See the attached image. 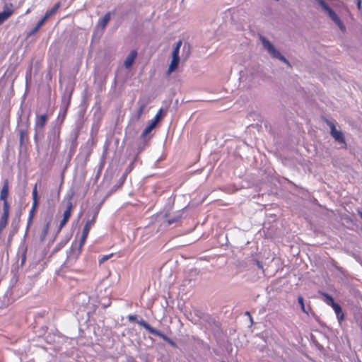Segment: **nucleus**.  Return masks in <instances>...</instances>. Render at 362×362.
Masks as SVG:
<instances>
[{
  "instance_id": "1",
  "label": "nucleus",
  "mask_w": 362,
  "mask_h": 362,
  "mask_svg": "<svg viewBox=\"0 0 362 362\" xmlns=\"http://www.w3.org/2000/svg\"><path fill=\"white\" fill-rule=\"evenodd\" d=\"M259 40L261 41L262 46L265 50L270 54L273 58L278 59L280 61L289 64L288 61L281 55L280 52L274 46V45L267 40L264 36L259 35Z\"/></svg>"
},
{
  "instance_id": "2",
  "label": "nucleus",
  "mask_w": 362,
  "mask_h": 362,
  "mask_svg": "<svg viewBox=\"0 0 362 362\" xmlns=\"http://www.w3.org/2000/svg\"><path fill=\"white\" fill-rule=\"evenodd\" d=\"M317 3L321 6L322 9L325 11L329 17L336 23L340 30H344L345 26L340 20L337 14L329 6L325 0H315Z\"/></svg>"
},
{
  "instance_id": "3",
  "label": "nucleus",
  "mask_w": 362,
  "mask_h": 362,
  "mask_svg": "<svg viewBox=\"0 0 362 362\" xmlns=\"http://www.w3.org/2000/svg\"><path fill=\"white\" fill-rule=\"evenodd\" d=\"M327 124L330 129V134L339 144H341L343 147L346 146L344 136L343 133L340 130H337L335 125L330 121H327Z\"/></svg>"
},
{
  "instance_id": "4",
  "label": "nucleus",
  "mask_w": 362,
  "mask_h": 362,
  "mask_svg": "<svg viewBox=\"0 0 362 362\" xmlns=\"http://www.w3.org/2000/svg\"><path fill=\"white\" fill-rule=\"evenodd\" d=\"M10 206L8 203H4L3 211L0 216V233L6 227L9 216Z\"/></svg>"
},
{
  "instance_id": "5",
  "label": "nucleus",
  "mask_w": 362,
  "mask_h": 362,
  "mask_svg": "<svg viewBox=\"0 0 362 362\" xmlns=\"http://www.w3.org/2000/svg\"><path fill=\"white\" fill-rule=\"evenodd\" d=\"M71 199V197H70L66 202V209L63 213V218L59 223V230H61L66 224L67 221H69L71 216V211L73 209V204Z\"/></svg>"
},
{
  "instance_id": "6",
  "label": "nucleus",
  "mask_w": 362,
  "mask_h": 362,
  "mask_svg": "<svg viewBox=\"0 0 362 362\" xmlns=\"http://www.w3.org/2000/svg\"><path fill=\"white\" fill-rule=\"evenodd\" d=\"M32 197H33V202L32 208L30 210V215H29V218H28V226L32 223L34 213H35V211L37 207V205H38L37 184L35 185V187L33 189Z\"/></svg>"
},
{
  "instance_id": "7",
  "label": "nucleus",
  "mask_w": 362,
  "mask_h": 362,
  "mask_svg": "<svg viewBox=\"0 0 362 362\" xmlns=\"http://www.w3.org/2000/svg\"><path fill=\"white\" fill-rule=\"evenodd\" d=\"M49 145L53 150H57L59 147V133L55 130L50 132L48 135Z\"/></svg>"
},
{
  "instance_id": "8",
  "label": "nucleus",
  "mask_w": 362,
  "mask_h": 362,
  "mask_svg": "<svg viewBox=\"0 0 362 362\" xmlns=\"http://www.w3.org/2000/svg\"><path fill=\"white\" fill-rule=\"evenodd\" d=\"M13 13L12 4L5 5L3 11L0 12V25L4 23Z\"/></svg>"
},
{
  "instance_id": "9",
  "label": "nucleus",
  "mask_w": 362,
  "mask_h": 362,
  "mask_svg": "<svg viewBox=\"0 0 362 362\" xmlns=\"http://www.w3.org/2000/svg\"><path fill=\"white\" fill-rule=\"evenodd\" d=\"M136 57V50L133 49L129 52V54H128V56L127 57L124 62V66H125L126 69H129L132 66Z\"/></svg>"
},
{
  "instance_id": "10",
  "label": "nucleus",
  "mask_w": 362,
  "mask_h": 362,
  "mask_svg": "<svg viewBox=\"0 0 362 362\" xmlns=\"http://www.w3.org/2000/svg\"><path fill=\"white\" fill-rule=\"evenodd\" d=\"M27 127H28L27 124H25L24 127H21L18 129V134L20 136V144L21 146L25 144L28 141Z\"/></svg>"
},
{
  "instance_id": "11",
  "label": "nucleus",
  "mask_w": 362,
  "mask_h": 362,
  "mask_svg": "<svg viewBox=\"0 0 362 362\" xmlns=\"http://www.w3.org/2000/svg\"><path fill=\"white\" fill-rule=\"evenodd\" d=\"M8 196V181L4 182L2 189L0 192V199L4 202V203H8L7 198Z\"/></svg>"
},
{
  "instance_id": "12",
  "label": "nucleus",
  "mask_w": 362,
  "mask_h": 362,
  "mask_svg": "<svg viewBox=\"0 0 362 362\" xmlns=\"http://www.w3.org/2000/svg\"><path fill=\"white\" fill-rule=\"evenodd\" d=\"M331 307L334 310L336 315H337V318L339 322L340 323L344 320V315L342 312L341 306L339 304L335 303Z\"/></svg>"
},
{
  "instance_id": "13",
  "label": "nucleus",
  "mask_w": 362,
  "mask_h": 362,
  "mask_svg": "<svg viewBox=\"0 0 362 362\" xmlns=\"http://www.w3.org/2000/svg\"><path fill=\"white\" fill-rule=\"evenodd\" d=\"M179 63L180 57H172V60L168 69V74L173 72L177 68Z\"/></svg>"
},
{
  "instance_id": "14",
  "label": "nucleus",
  "mask_w": 362,
  "mask_h": 362,
  "mask_svg": "<svg viewBox=\"0 0 362 362\" xmlns=\"http://www.w3.org/2000/svg\"><path fill=\"white\" fill-rule=\"evenodd\" d=\"M47 117L46 115H42L38 117L35 122V129H42L47 122Z\"/></svg>"
},
{
  "instance_id": "15",
  "label": "nucleus",
  "mask_w": 362,
  "mask_h": 362,
  "mask_svg": "<svg viewBox=\"0 0 362 362\" xmlns=\"http://www.w3.org/2000/svg\"><path fill=\"white\" fill-rule=\"evenodd\" d=\"M110 18H111V13L107 12L103 16V18H102L101 19L99 20L98 26H100L103 30H104L107 24L110 21Z\"/></svg>"
},
{
  "instance_id": "16",
  "label": "nucleus",
  "mask_w": 362,
  "mask_h": 362,
  "mask_svg": "<svg viewBox=\"0 0 362 362\" xmlns=\"http://www.w3.org/2000/svg\"><path fill=\"white\" fill-rule=\"evenodd\" d=\"M96 216H97V212L95 213L93 217L90 220H88L86 222V225H85V226L83 228V233H86V234L88 235L90 228L92 227V226L95 222V217H96Z\"/></svg>"
},
{
  "instance_id": "17",
  "label": "nucleus",
  "mask_w": 362,
  "mask_h": 362,
  "mask_svg": "<svg viewBox=\"0 0 362 362\" xmlns=\"http://www.w3.org/2000/svg\"><path fill=\"white\" fill-rule=\"evenodd\" d=\"M46 19L43 17L38 21L37 25L29 32L28 35L31 36L36 33L39 29L42 26V25L46 22Z\"/></svg>"
},
{
  "instance_id": "18",
  "label": "nucleus",
  "mask_w": 362,
  "mask_h": 362,
  "mask_svg": "<svg viewBox=\"0 0 362 362\" xmlns=\"http://www.w3.org/2000/svg\"><path fill=\"white\" fill-rule=\"evenodd\" d=\"M60 7V3L56 4L53 8H52L50 10L47 11L45 16H43L44 18L47 20L52 15L54 14L58 8Z\"/></svg>"
},
{
  "instance_id": "19",
  "label": "nucleus",
  "mask_w": 362,
  "mask_h": 362,
  "mask_svg": "<svg viewBox=\"0 0 362 362\" xmlns=\"http://www.w3.org/2000/svg\"><path fill=\"white\" fill-rule=\"evenodd\" d=\"M321 295L323 296V301L328 305L332 306L334 303H335L333 298L329 294L326 293H321Z\"/></svg>"
},
{
  "instance_id": "20",
  "label": "nucleus",
  "mask_w": 362,
  "mask_h": 362,
  "mask_svg": "<svg viewBox=\"0 0 362 362\" xmlns=\"http://www.w3.org/2000/svg\"><path fill=\"white\" fill-rule=\"evenodd\" d=\"M136 322L142 326L143 327H144L149 333L151 334V332H153V327H151L149 324H148L145 320H138L136 321Z\"/></svg>"
},
{
  "instance_id": "21",
  "label": "nucleus",
  "mask_w": 362,
  "mask_h": 362,
  "mask_svg": "<svg viewBox=\"0 0 362 362\" xmlns=\"http://www.w3.org/2000/svg\"><path fill=\"white\" fill-rule=\"evenodd\" d=\"M151 334L162 338L165 341H168V339H169V337H168L165 334H164L160 331H159V330H158V329H156L155 328L153 329V330L151 332Z\"/></svg>"
},
{
  "instance_id": "22",
  "label": "nucleus",
  "mask_w": 362,
  "mask_h": 362,
  "mask_svg": "<svg viewBox=\"0 0 362 362\" xmlns=\"http://www.w3.org/2000/svg\"><path fill=\"white\" fill-rule=\"evenodd\" d=\"M151 334L162 338L165 341H168V339H169V337H168L165 334H164L160 331H159V330H158V329H156L155 328L153 329V330L151 332Z\"/></svg>"
},
{
  "instance_id": "23",
  "label": "nucleus",
  "mask_w": 362,
  "mask_h": 362,
  "mask_svg": "<svg viewBox=\"0 0 362 362\" xmlns=\"http://www.w3.org/2000/svg\"><path fill=\"white\" fill-rule=\"evenodd\" d=\"M162 112H163V110L162 109H160L159 111L157 112V114L156 115L155 117L153 118V119L151 120V122L150 123H151L152 124H153V126H156V124H158V122L160 121V117H161V115H162Z\"/></svg>"
},
{
  "instance_id": "24",
  "label": "nucleus",
  "mask_w": 362,
  "mask_h": 362,
  "mask_svg": "<svg viewBox=\"0 0 362 362\" xmlns=\"http://www.w3.org/2000/svg\"><path fill=\"white\" fill-rule=\"evenodd\" d=\"M48 230H49V223H47L41 231V234H40V240L41 241H43L45 239V238L47 235V233H48Z\"/></svg>"
},
{
  "instance_id": "25",
  "label": "nucleus",
  "mask_w": 362,
  "mask_h": 362,
  "mask_svg": "<svg viewBox=\"0 0 362 362\" xmlns=\"http://www.w3.org/2000/svg\"><path fill=\"white\" fill-rule=\"evenodd\" d=\"M155 127V126H153V124H152L151 123H150L143 131L142 134H141V137L144 138L146 135H148L151 131L152 129Z\"/></svg>"
},
{
  "instance_id": "26",
  "label": "nucleus",
  "mask_w": 362,
  "mask_h": 362,
  "mask_svg": "<svg viewBox=\"0 0 362 362\" xmlns=\"http://www.w3.org/2000/svg\"><path fill=\"white\" fill-rule=\"evenodd\" d=\"M78 299L81 300L83 301V304H87L89 302L90 298L86 293H82L78 296Z\"/></svg>"
},
{
  "instance_id": "27",
  "label": "nucleus",
  "mask_w": 362,
  "mask_h": 362,
  "mask_svg": "<svg viewBox=\"0 0 362 362\" xmlns=\"http://www.w3.org/2000/svg\"><path fill=\"white\" fill-rule=\"evenodd\" d=\"M88 235V234L82 233V235H81V238L80 239L79 246H78V249L80 250H81V248L83 247V245L85 244Z\"/></svg>"
},
{
  "instance_id": "28",
  "label": "nucleus",
  "mask_w": 362,
  "mask_h": 362,
  "mask_svg": "<svg viewBox=\"0 0 362 362\" xmlns=\"http://www.w3.org/2000/svg\"><path fill=\"white\" fill-rule=\"evenodd\" d=\"M145 107H146L145 103L140 104L139 108L137 112V117L138 118H139L141 116V115L143 114Z\"/></svg>"
},
{
  "instance_id": "29",
  "label": "nucleus",
  "mask_w": 362,
  "mask_h": 362,
  "mask_svg": "<svg viewBox=\"0 0 362 362\" xmlns=\"http://www.w3.org/2000/svg\"><path fill=\"white\" fill-rule=\"evenodd\" d=\"M112 256V254L111 255H104L103 257H102L100 260H99V262L100 264H102L104 262L107 261V259H109V258Z\"/></svg>"
},
{
  "instance_id": "30",
  "label": "nucleus",
  "mask_w": 362,
  "mask_h": 362,
  "mask_svg": "<svg viewBox=\"0 0 362 362\" xmlns=\"http://www.w3.org/2000/svg\"><path fill=\"white\" fill-rule=\"evenodd\" d=\"M180 49V48L175 47L172 53V57H179Z\"/></svg>"
},
{
  "instance_id": "31",
  "label": "nucleus",
  "mask_w": 362,
  "mask_h": 362,
  "mask_svg": "<svg viewBox=\"0 0 362 362\" xmlns=\"http://www.w3.org/2000/svg\"><path fill=\"white\" fill-rule=\"evenodd\" d=\"M25 253H26V250H24L23 255H22V258H21V264H23L25 262V259H26Z\"/></svg>"
},
{
  "instance_id": "32",
  "label": "nucleus",
  "mask_w": 362,
  "mask_h": 362,
  "mask_svg": "<svg viewBox=\"0 0 362 362\" xmlns=\"http://www.w3.org/2000/svg\"><path fill=\"white\" fill-rule=\"evenodd\" d=\"M298 303L301 305H304V300H303V298L300 296H299L298 297Z\"/></svg>"
},
{
  "instance_id": "33",
  "label": "nucleus",
  "mask_w": 362,
  "mask_h": 362,
  "mask_svg": "<svg viewBox=\"0 0 362 362\" xmlns=\"http://www.w3.org/2000/svg\"><path fill=\"white\" fill-rule=\"evenodd\" d=\"M128 320L129 321H132V322L136 321V315H129L128 316Z\"/></svg>"
},
{
  "instance_id": "34",
  "label": "nucleus",
  "mask_w": 362,
  "mask_h": 362,
  "mask_svg": "<svg viewBox=\"0 0 362 362\" xmlns=\"http://www.w3.org/2000/svg\"><path fill=\"white\" fill-rule=\"evenodd\" d=\"M182 45V42L181 40H179L177 42L176 45H175V47H177V48H180L181 46Z\"/></svg>"
},
{
  "instance_id": "35",
  "label": "nucleus",
  "mask_w": 362,
  "mask_h": 362,
  "mask_svg": "<svg viewBox=\"0 0 362 362\" xmlns=\"http://www.w3.org/2000/svg\"><path fill=\"white\" fill-rule=\"evenodd\" d=\"M167 342H168L169 344H170V345H172V346H175V342H174L172 339H170V338H169L168 341H167Z\"/></svg>"
},
{
  "instance_id": "36",
  "label": "nucleus",
  "mask_w": 362,
  "mask_h": 362,
  "mask_svg": "<svg viewBox=\"0 0 362 362\" xmlns=\"http://www.w3.org/2000/svg\"><path fill=\"white\" fill-rule=\"evenodd\" d=\"M168 222V224L170 225V224H172L173 223L175 222V220L174 219H169Z\"/></svg>"
},
{
  "instance_id": "37",
  "label": "nucleus",
  "mask_w": 362,
  "mask_h": 362,
  "mask_svg": "<svg viewBox=\"0 0 362 362\" xmlns=\"http://www.w3.org/2000/svg\"><path fill=\"white\" fill-rule=\"evenodd\" d=\"M300 307H301L302 311L304 313H306L305 309V305H301Z\"/></svg>"
},
{
  "instance_id": "38",
  "label": "nucleus",
  "mask_w": 362,
  "mask_h": 362,
  "mask_svg": "<svg viewBox=\"0 0 362 362\" xmlns=\"http://www.w3.org/2000/svg\"><path fill=\"white\" fill-rule=\"evenodd\" d=\"M361 1H358V4H357V6H358V8L361 7Z\"/></svg>"
},
{
  "instance_id": "39",
  "label": "nucleus",
  "mask_w": 362,
  "mask_h": 362,
  "mask_svg": "<svg viewBox=\"0 0 362 362\" xmlns=\"http://www.w3.org/2000/svg\"><path fill=\"white\" fill-rule=\"evenodd\" d=\"M257 265H258V267H259V268H260V267H262V265H261V264H260L259 262H257Z\"/></svg>"
},
{
  "instance_id": "40",
  "label": "nucleus",
  "mask_w": 362,
  "mask_h": 362,
  "mask_svg": "<svg viewBox=\"0 0 362 362\" xmlns=\"http://www.w3.org/2000/svg\"><path fill=\"white\" fill-rule=\"evenodd\" d=\"M361 217L362 218V213L360 214Z\"/></svg>"
}]
</instances>
